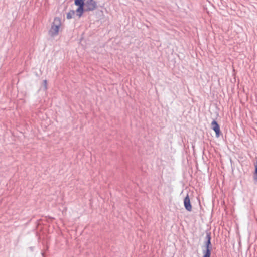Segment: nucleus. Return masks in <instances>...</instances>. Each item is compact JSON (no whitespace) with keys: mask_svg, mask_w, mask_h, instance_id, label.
<instances>
[{"mask_svg":"<svg viewBox=\"0 0 257 257\" xmlns=\"http://www.w3.org/2000/svg\"><path fill=\"white\" fill-rule=\"evenodd\" d=\"M61 25V19L59 17H55L49 32L51 36H55L58 35Z\"/></svg>","mask_w":257,"mask_h":257,"instance_id":"nucleus-1","label":"nucleus"},{"mask_svg":"<svg viewBox=\"0 0 257 257\" xmlns=\"http://www.w3.org/2000/svg\"><path fill=\"white\" fill-rule=\"evenodd\" d=\"M85 12L93 11L97 9V2L94 0H84Z\"/></svg>","mask_w":257,"mask_h":257,"instance_id":"nucleus-2","label":"nucleus"},{"mask_svg":"<svg viewBox=\"0 0 257 257\" xmlns=\"http://www.w3.org/2000/svg\"><path fill=\"white\" fill-rule=\"evenodd\" d=\"M211 128L215 132V135L217 138H218L222 134L220 131V126L217 122L213 120L211 122Z\"/></svg>","mask_w":257,"mask_h":257,"instance_id":"nucleus-3","label":"nucleus"},{"mask_svg":"<svg viewBox=\"0 0 257 257\" xmlns=\"http://www.w3.org/2000/svg\"><path fill=\"white\" fill-rule=\"evenodd\" d=\"M184 206L188 211L190 212L192 211V205L188 194L186 195L184 199Z\"/></svg>","mask_w":257,"mask_h":257,"instance_id":"nucleus-4","label":"nucleus"},{"mask_svg":"<svg viewBox=\"0 0 257 257\" xmlns=\"http://www.w3.org/2000/svg\"><path fill=\"white\" fill-rule=\"evenodd\" d=\"M211 239V232H209V231H206V237H205L206 240L204 241L205 248H212Z\"/></svg>","mask_w":257,"mask_h":257,"instance_id":"nucleus-5","label":"nucleus"},{"mask_svg":"<svg viewBox=\"0 0 257 257\" xmlns=\"http://www.w3.org/2000/svg\"><path fill=\"white\" fill-rule=\"evenodd\" d=\"M212 248H205L203 249V256L202 257H211Z\"/></svg>","mask_w":257,"mask_h":257,"instance_id":"nucleus-6","label":"nucleus"},{"mask_svg":"<svg viewBox=\"0 0 257 257\" xmlns=\"http://www.w3.org/2000/svg\"><path fill=\"white\" fill-rule=\"evenodd\" d=\"M84 12H85V9L84 7H78L75 12L76 15L80 18L83 15Z\"/></svg>","mask_w":257,"mask_h":257,"instance_id":"nucleus-7","label":"nucleus"},{"mask_svg":"<svg viewBox=\"0 0 257 257\" xmlns=\"http://www.w3.org/2000/svg\"><path fill=\"white\" fill-rule=\"evenodd\" d=\"M74 4L78 7H84L85 6L84 0H75Z\"/></svg>","mask_w":257,"mask_h":257,"instance_id":"nucleus-8","label":"nucleus"},{"mask_svg":"<svg viewBox=\"0 0 257 257\" xmlns=\"http://www.w3.org/2000/svg\"><path fill=\"white\" fill-rule=\"evenodd\" d=\"M75 13L74 10H70L68 13H67L66 18L68 19H70L73 17Z\"/></svg>","mask_w":257,"mask_h":257,"instance_id":"nucleus-9","label":"nucleus"},{"mask_svg":"<svg viewBox=\"0 0 257 257\" xmlns=\"http://www.w3.org/2000/svg\"><path fill=\"white\" fill-rule=\"evenodd\" d=\"M47 80H44L43 81V86H44V89H45V90H46V89H47Z\"/></svg>","mask_w":257,"mask_h":257,"instance_id":"nucleus-10","label":"nucleus"}]
</instances>
